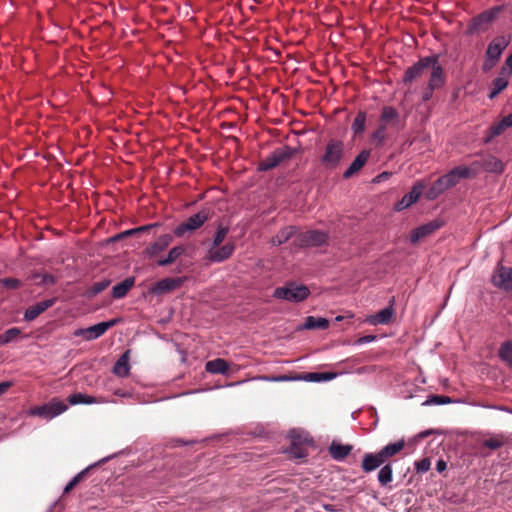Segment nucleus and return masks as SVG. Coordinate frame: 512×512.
I'll return each mask as SVG.
<instances>
[{"instance_id":"obj_30","label":"nucleus","mask_w":512,"mask_h":512,"mask_svg":"<svg viewBox=\"0 0 512 512\" xmlns=\"http://www.w3.org/2000/svg\"><path fill=\"white\" fill-rule=\"evenodd\" d=\"M404 447H405V441L403 439H401L397 442L387 444L386 446L381 448L379 450V452H380L384 462H386L388 459L392 458L393 456H395L396 454L401 452L404 449Z\"/></svg>"},{"instance_id":"obj_54","label":"nucleus","mask_w":512,"mask_h":512,"mask_svg":"<svg viewBox=\"0 0 512 512\" xmlns=\"http://www.w3.org/2000/svg\"><path fill=\"white\" fill-rule=\"evenodd\" d=\"M373 139L377 140L378 142H383L386 138V128L384 125H379L377 130L372 135Z\"/></svg>"},{"instance_id":"obj_12","label":"nucleus","mask_w":512,"mask_h":512,"mask_svg":"<svg viewBox=\"0 0 512 512\" xmlns=\"http://www.w3.org/2000/svg\"><path fill=\"white\" fill-rule=\"evenodd\" d=\"M491 282L495 287L512 293V268L498 265L492 275Z\"/></svg>"},{"instance_id":"obj_35","label":"nucleus","mask_w":512,"mask_h":512,"mask_svg":"<svg viewBox=\"0 0 512 512\" xmlns=\"http://www.w3.org/2000/svg\"><path fill=\"white\" fill-rule=\"evenodd\" d=\"M289 438L291 440V443H298L299 445H312L313 439L309 436L308 433L298 430V429H292L289 432Z\"/></svg>"},{"instance_id":"obj_25","label":"nucleus","mask_w":512,"mask_h":512,"mask_svg":"<svg viewBox=\"0 0 512 512\" xmlns=\"http://www.w3.org/2000/svg\"><path fill=\"white\" fill-rule=\"evenodd\" d=\"M393 303H394V299H392L390 301V304L388 307L380 310L375 315L370 316L368 319V322L372 325L388 324L394 315Z\"/></svg>"},{"instance_id":"obj_14","label":"nucleus","mask_w":512,"mask_h":512,"mask_svg":"<svg viewBox=\"0 0 512 512\" xmlns=\"http://www.w3.org/2000/svg\"><path fill=\"white\" fill-rule=\"evenodd\" d=\"M235 251V245L228 242L224 245L210 247L207 251L206 259L210 263H221L228 260Z\"/></svg>"},{"instance_id":"obj_15","label":"nucleus","mask_w":512,"mask_h":512,"mask_svg":"<svg viewBox=\"0 0 512 512\" xmlns=\"http://www.w3.org/2000/svg\"><path fill=\"white\" fill-rule=\"evenodd\" d=\"M444 225V221L441 219H434L426 224L419 226L412 230L410 235V241L412 244H416L421 239L433 234L435 231L440 229Z\"/></svg>"},{"instance_id":"obj_42","label":"nucleus","mask_w":512,"mask_h":512,"mask_svg":"<svg viewBox=\"0 0 512 512\" xmlns=\"http://www.w3.org/2000/svg\"><path fill=\"white\" fill-rule=\"evenodd\" d=\"M94 465H91L84 470H82L80 473H78L76 476H74L71 481L65 486L63 493L68 494L74 487H76L87 475L90 469H92Z\"/></svg>"},{"instance_id":"obj_43","label":"nucleus","mask_w":512,"mask_h":512,"mask_svg":"<svg viewBox=\"0 0 512 512\" xmlns=\"http://www.w3.org/2000/svg\"><path fill=\"white\" fill-rule=\"evenodd\" d=\"M94 465H91L84 470H82L80 473H78L76 476H74L71 481L65 486L63 493L68 494L74 487H76L87 475L90 469H92Z\"/></svg>"},{"instance_id":"obj_23","label":"nucleus","mask_w":512,"mask_h":512,"mask_svg":"<svg viewBox=\"0 0 512 512\" xmlns=\"http://www.w3.org/2000/svg\"><path fill=\"white\" fill-rule=\"evenodd\" d=\"M384 463L385 462L379 451L377 453H366L363 456L361 468L365 473H370L379 468Z\"/></svg>"},{"instance_id":"obj_9","label":"nucleus","mask_w":512,"mask_h":512,"mask_svg":"<svg viewBox=\"0 0 512 512\" xmlns=\"http://www.w3.org/2000/svg\"><path fill=\"white\" fill-rule=\"evenodd\" d=\"M209 218V214L205 210H201L198 213L190 216L184 222L179 224L175 230L174 234L177 237H182L186 232H192L200 228Z\"/></svg>"},{"instance_id":"obj_29","label":"nucleus","mask_w":512,"mask_h":512,"mask_svg":"<svg viewBox=\"0 0 512 512\" xmlns=\"http://www.w3.org/2000/svg\"><path fill=\"white\" fill-rule=\"evenodd\" d=\"M135 278L134 277H128L122 282L116 284L112 288L111 295L115 299L123 298L127 295L129 290L134 286Z\"/></svg>"},{"instance_id":"obj_28","label":"nucleus","mask_w":512,"mask_h":512,"mask_svg":"<svg viewBox=\"0 0 512 512\" xmlns=\"http://www.w3.org/2000/svg\"><path fill=\"white\" fill-rule=\"evenodd\" d=\"M205 369L207 372L212 374L226 375L229 372V363L222 358H217L208 361L205 365Z\"/></svg>"},{"instance_id":"obj_58","label":"nucleus","mask_w":512,"mask_h":512,"mask_svg":"<svg viewBox=\"0 0 512 512\" xmlns=\"http://www.w3.org/2000/svg\"><path fill=\"white\" fill-rule=\"evenodd\" d=\"M304 379L308 381H320V375L319 373H308Z\"/></svg>"},{"instance_id":"obj_1","label":"nucleus","mask_w":512,"mask_h":512,"mask_svg":"<svg viewBox=\"0 0 512 512\" xmlns=\"http://www.w3.org/2000/svg\"><path fill=\"white\" fill-rule=\"evenodd\" d=\"M504 6H494L477 16L473 17L466 29L467 35H473L477 32H485L489 29V26L495 21L498 15L503 11Z\"/></svg>"},{"instance_id":"obj_32","label":"nucleus","mask_w":512,"mask_h":512,"mask_svg":"<svg viewBox=\"0 0 512 512\" xmlns=\"http://www.w3.org/2000/svg\"><path fill=\"white\" fill-rule=\"evenodd\" d=\"M185 250L186 249L183 245L173 247L165 258L157 260V265L164 267L173 264L181 255L184 254Z\"/></svg>"},{"instance_id":"obj_33","label":"nucleus","mask_w":512,"mask_h":512,"mask_svg":"<svg viewBox=\"0 0 512 512\" xmlns=\"http://www.w3.org/2000/svg\"><path fill=\"white\" fill-rule=\"evenodd\" d=\"M329 327V321L326 318L308 316L305 319L302 329L314 330V329H327Z\"/></svg>"},{"instance_id":"obj_50","label":"nucleus","mask_w":512,"mask_h":512,"mask_svg":"<svg viewBox=\"0 0 512 512\" xmlns=\"http://www.w3.org/2000/svg\"><path fill=\"white\" fill-rule=\"evenodd\" d=\"M34 279H40V281L37 283L38 285H53L56 283L57 279L52 274H41L36 273L34 274Z\"/></svg>"},{"instance_id":"obj_4","label":"nucleus","mask_w":512,"mask_h":512,"mask_svg":"<svg viewBox=\"0 0 512 512\" xmlns=\"http://www.w3.org/2000/svg\"><path fill=\"white\" fill-rule=\"evenodd\" d=\"M309 295L308 287L296 282H289L286 286L277 287L273 293V296L277 299L295 303L304 301Z\"/></svg>"},{"instance_id":"obj_13","label":"nucleus","mask_w":512,"mask_h":512,"mask_svg":"<svg viewBox=\"0 0 512 512\" xmlns=\"http://www.w3.org/2000/svg\"><path fill=\"white\" fill-rule=\"evenodd\" d=\"M445 81H446V78H445L443 67L442 66L434 67V71H431V73H430L427 87L423 90L422 100L429 101L433 96V91L435 89L441 88L445 84Z\"/></svg>"},{"instance_id":"obj_46","label":"nucleus","mask_w":512,"mask_h":512,"mask_svg":"<svg viewBox=\"0 0 512 512\" xmlns=\"http://www.w3.org/2000/svg\"><path fill=\"white\" fill-rule=\"evenodd\" d=\"M365 123H366V113L360 111L356 115V117L352 123L351 129L353 130V132L355 134L362 133L365 129Z\"/></svg>"},{"instance_id":"obj_21","label":"nucleus","mask_w":512,"mask_h":512,"mask_svg":"<svg viewBox=\"0 0 512 512\" xmlns=\"http://www.w3.org/2000/svg\"><path fill=\"white\" fill-rule=\"evenodd\" d=\"M380 125H384L385 128L387 126L393 127L396 130H400V120L399 113L397 110L391 106H385L382 109L380 116Z\"/></svg>"},{"instance_id":"obj_41","label":"nucleus","mask_w":512,"mask_h":512,"mask_svg":"<svg viewBox=\"0 0 512 512\" xmlns=\"http://www.w3.org/2000/svg\"><path fill=\"white\" fill-rule=\"evenodd\" d=\"M21 334V330L17 327L10 328L4 333L0 334V346L6 345L18 338Z\"/></svg>"},{"instance_id":"obj_24","label":"nucleus","mask_w":512,"mask_h":512,"mask_svg":"<svg viewBox=\"0 0 512 512\" xmlns=\"http://www.w3.org/2000/svg\"><path fill=\"white\" fill-rule=\"evenodd\" d=\"M353 446L350 444H341L337 441H332L328 451L330 456L336 461H343L352 451Z\"/></svg>"},{"instance_id":"obj_61","label":"nucleus","mask_w":512,"mask_h":512,"mask_svg":"<svg viewBox=\"0 0 512 512\" xmlns=\"http://www.w3.org/2000/svg\"><path fill=\"white\" fill-rule=\"evenodd\" d=\"M505 64L510 68L509 71L512 72V53L507 57Z\"/></svg>"},{"instance_id":"obj_52","label":"nucleus","mask_w":512,"mask_h":512,"mask_svg":"<svg viewBox=\"0 0 512 512\" xmlns=\"http://www.w3.org/2000/svg\"><path fill=\"white\" fill-rule=\"evenodd\" d=\"M430 465L431 463L429 458H423L415 462V469L417 473H425L430 469Z\"/></svg>"},{"instance_id":"obj_49","label":"nucleus","mask_w":512,"mask_h":512,"mask_svg":"<svg viewBox=\"0 0 512 512\" xmlns=\"http://www.w3.org/2000/svg\"><path fill=\"white\" fill-rule=\"evenodd\" d=\"M452 402V399L448 396H444V395H432L430 396L424 404H433V405H442V404H448V403H451Z\"/></svg>"},{"instance_id":"obj_47","label":"nucleus","mask_w":512,"mask_h":512,"mask_svg":"<svg viewBox=\"0 0 512 512\" xmlns=\"http://www.w3.org/2000/svg\"><path fill=\"white\" fill-rule=\"evenodd\" d=\"M228 232H229L228 227L219 225L217 228V231L213 237L212 244L210 247L220 246L224 242Z\"/></svg>"},{"instance_id":"obj_31","label":"nucleus","mask_w":512,"mask_h":512,"mask_svg":"<svg viewBox=\"0 0 512 512\" xmlns=\"http://www.w3.org/2000/svg\"><path fill=\"white\" fill-rule=\"evenodd\" d=\"M158 226H160L159 223H151V224L143 225V226L136 227L133 229H129V230L123 231V232L115 235L112 238V241H118V240L124 239L126 237H130V236H138V235H140L144 232H148L151 229L158 227Z\"/></svg>"},{"instance_id":"obj_10","label":"nucleus","mask_w":512,"mask_h":512,"mask_svg":"<svg viewBox=\"0 0 512 512\" xmlns=\"http://www.w3.org/2000/svg\"><path fill=\"white\" fill-rule=\"evenodd\" d=\"M477 175V169L467 166H457L441 176L447 190L458 184L460 179L473 178Z\"/></svg>"},{"instance_id":"obj_64","label":"nucleus","mask_w":512,"mask_h":512,"mask_svg":"<svg viewBox=\"0 0 512 512\" xmlns=\"http://www.w3.org/2000/svg\"><path fill=\"white\" fill-rule=\"evenodd\" d=\"M387 176H388V173L384 172L381 175H379V178H386Z\"/></svg>"},{"instance_id":"obj_48","label":"nucleus","mask_w":512,"mask_h":512,"mask_svg":"<svg viewBox=\"0 0 512 512\" xmlns=\"http://www.w3.org/2000/svg\"><path fill=\"white\" fill-rule=\"evenodd\" d=\"M504 123H505V121L502 118V120L500 122H498L490 127V129H489L490 137L487 139V141H489L490 138L501 135L507 128H509L507 126V124H504Z\"/></svg>"},{"instance_id":"obj_38","label":"nucleus","mask_w":512,"mask_h":512,"mask_svg":"<svg viewBox=\"0 0 512 512\" xmlns=\"http://www.w3.org/2000/svg\"><path fill=\"white\" fill-rule=\"evenodd\" d=\"M111 281L108 279L101 280L99 282H95L92 284L85 292V296L87 298H93L99 293L103 292L105 289L109 287Z\"/></svg>"},{"instance_id":"obj_18","label":"nucleus","mask_w":512,"mask_h":512,"mask_svg":"<svg viewBox=\"0 0 512 512\" xmlns=\"http://www.w3.org/2000/svg\"><path fill=\"white\" fill-rule=\"evenodd\" d=\"M184 281V277L164 278L156 282V284L152 287V292L155 294L171 292L181 287Z\"/></svg>"},{"instance_id":"obj_40","label":"nucleus","mask_w":512,"mask_h":512,"mask_svg":"<svg viewBox=\"0 0 512 512\" xmlns=\"http://www.w3.org/2000/svg\"><path fill=\"white\" fill-rule=\"evenodd\" d=\"M68 402L71 405H77V404H94L98 403L97 399L95 397H92L87 394L82 393H75L68 397Z\"/></svg>"},{"instance_id":"obj_20","label":"nucleus","mask_w":512,"mask_h":512,"mask_svg":"<svg viewBox=\"0 0 512 512\" xmlns=\"http://www.w3.org/2000/svg\"><path fill=\"white\" fill-rule=\"evenodd\" d=\"M173 241L171 234H164L159 236L155 242L150 244L145 249V254L149 257H155L162 251H164Z\"/></svg>"},{"instance_id":"obj_17","label":"nucleus","mask_w":512,"mask_h":512,"mask_svg":"<svg viewBox=\"0 0 512 512\" xmlns=\"http://www.w3.org/2000/svg\"><path fill=\"white\" fill-rule=\"evenodd\" d=\"M469 168L477 169V174L480 170L490 173H502L504 170V164L498 158L489 155L480 161H474Z\"/></svg>"},{"instance_id":"obj_62","label":"nucleus","mask_w":512,"mask_h":512,"mask_svg":"<svg viewBox=\"0 0 512 512\" xmlns=\"http://www.w3.org/2000/svg\"><path fill=\"white\" fill-rule=\"evenodd\" d=\"M324 509H325L326 511H331V512L336 511V509H335V508L333 507V505H331V504H325V505H324Z\"/></svg>"},{"instance_id":"obj_56","label":"nucleus","mask_w":512,"mask_h":512,"mask_svg":"<svg viewBox=\"0 0 512 512\" xmlns=\"http://www.w3.org/2000/svg\"><path fill=\"white\" fill-rule=\"evenodd\" d=\"M13 383L11 381H5L0 383V396L5 394L11 387Z\"/></svg>"},{"instance_id":"obj_6","label":"nucleus","mask_w":512,"mask_h":512,"mask_svg":"<svg viewBox=\"0 0 512 512\" xmlns=\"http://www.w3.org/2000/svg\"><path fill=\"white\" fill-rule=\"evenodd\" d=\"M68 409V405L59 400L58 398H52L48 403L41 406L32 407L29 410V415L38 416L44 419H52Z\"/></svg>"},{"instance_id":"obj_22","label":"nucleus","mask_w":512,"mask_h":512,"mask_svg":"<svg viewBox=\"0 0 512 512\" xmlns=\"http://www.w3.org/2000/svg\"><path fill=\"white\" fill-rule=\"evenodd\" d=\"M370 156L369 150H363L361 151L356 158L353 160V162L350 164V166L346 169V171L343 173L344 179H349L353 175H355L358 171H360L363 166L366 164Z\"/></svg>"},{"instance_id":"obj_2","label":"nucleus","mask_w":512,"mask_h":512,"mask_svg":"<svg viewBox=\"0 0 512 512\" xmlns=\"http://www.w3.org/2000/svg\"><path fill=\"white\" fill-rule=\"evenodd\" d=\"M344 143L338 139H330L320 157L321 165L326 169H336L344 157Z\"/></svg>"},{"instance_id":"obj_45","label":"nucleus","mask_w":512,"mask_h":512,"mask_svg":"<svg viewBox=\"0 0 512 512\" xmlns=\"http://www.w3.org/2000/svg\"><path fill=\"white\" fill-rule=\"evenodd\" d=\"M308 445H299L298 443H290L289 453L293 458L301 459L308 456Z\"/></svg>"},{"instance_id":"obj_44","label":"nucleus","mask_w":512,"mask_h":512,"mask_svg":"<svg viewBox=\"0 0 512 512\" xmlns=\"http://www.w3.org/2000/svg\"><path fill=\"white\" fill-rule=\"evenodd\" d=\"M94 465H91L84 470H82L80 473H78L76 476H74L71 481L65 486L63 493L68 494L74 487H76L87 475L90 469H92Z\"/></svg>"},{"instance_id":"obj_39","label":"nucleus","mask_w":512,"mask_h":512,"mask_svg":"<svg viewBox=\"0 0 512 512\" xmlns=\"http://www.w3.org/2000/svg\"><path fill=\"white\" fill-rule=\"evenodd\" d=\"M447 190V188L444 185L443 180L441 177H439L436 181L432 183L429 190L427 191L426 197L429 200L436 199L439 195L444 193Z\"/></svg>"},{"instance_id":"obj_55","label":"nucleus","mask_w":512,"mask_h":512,"mask_svg":"<svg viewBox=\"0 0 512 512\" xmlns=\"http://www.w3.org/2000/svg\"><path fill=\"white\" fill-rule=\"evenodd\" d=\"M376 339V336L375 335H366V336H362L360 338H358L356 341H355V344L356 345H362V344H365V343H369V342H372Z\"/></svg>"},{"instance_id":"obj_16","label":"nucleus","mask_w":512,"mask_h":512,"mask_svg":"<svg viewBox=\"0 0 512 512\" xmlns=\"http://www.w3.org/2000/svg\"><path fill=\"white\" fill-rule=\"evenodd\" d=\"M425 188V184L421 181L416 182L411 191L407 194H405L401 200H399L394 205V210L396 211H402L408 207H410L412 204L416 203L419 199V197L422 194L423 189Z\"/></svg>"},{"instance_id":"obj_34","label":"nucleus","mask_w":512,"mask_h":512,"mask_svg":"<svg viewBox=\"0 0 512 512\" xmlns=\"http://www.w3.org/2000/svg\"><path fill=\"white\" fill-rule=\"evenodd\" d=\"M498 356L509 368H512V341H504L498 350Z\"/></svg>"},{"instance_id":"obj_19","label":"nucleus","mask_w":512,"mask_h":512,"mask_svg":"<svg viewBox=\"0 0 512 512\" xmlns=\"http://www.w3.org/2000/svg\"><path fill=\"white\" fill-rule=\"evenodd\" d=\"M56 301L57 298L46 299L28 307L24 313V319L26 321L35 320L40 314L52 307Z\"/></svg>"},{"instance_id":"obj_36","label":"nucleus","mask_w":512,"mask_h":512,"mask_svg":"<svg viewBox=\"0 0 512 512\" xmlns=\"http://www.w3.org/2000/svg\"><path fill=\"white\" fill-rule=\"evenodd\" d=\"M294 233L295 227H284L272 238V244L277 246L282 245L286 243L294 235Z\"/></svg>"},{"instance_id":"obj_3","label":"nucleus","mask_w":512,"mask_h":512,"mask_svg":"<svg viewBox=\"0 0 512 512\" xmlns=\"http://www.w3.org/2000/svg\"><path fill=\"white\" fill-rule=\"evenodd\" d=\"M438 55H432L420 58L412 66L408 67L402 77V82L407 85L420 78L427 69L431 68L434 71V67L442 66L439 61Z\"/></svg>"},{"instance_id":"obj_63","label":"nucleus","mask_w":512,"mask_h":512,"mask_svg":"<svg viewBox=\"0 0 512 512\" xmlns=\"http://www.w3.org/2000/svg\"><path fill=\"white\" fill-rule=\"evenodd\" d=\"M431 433H432V431H425L421 434V436L426 437V436L430 435Z\"/></svg>"},{"instance_id":"obj_8","label":"nucleus","mask_w":512,"mask_h":512,"mask_svg":"<svg viewBox=\"0 0 512 512\" xmlns=\"http://www.w3.org/2000/svg\"><path fill=\"white\" fill-rule=\"evenodd\" d=\"M329 235L327 232L319 230H309L297 235L295 245L304 247H320L327 244Z\"/></svg>"},{"instance_id":"obj_26","label":"nucleus","mask_w":512,"mask_h":512,"mask_svg":"<svg viewBox=\"0 0 512 512\" xmlns=\"http://www.w3.org/2000/svg\"><path fill=\"white\" fill-rule=\"evenodd\" d=\"M511 71H508L506 68H502L500 75L495 78L492 82V89L489 94V98L493 99L499 93H501L508 86V77L510 76Z\"/></svg>"},{"instance_id":"obj_7","label":"nucleus","mask_w":512,"mask_h":512,"mask_svg":"<svg viewBox=\"0 0 512 512\" xmlns=\"http://www.w3.org/2000/svg\"><path fill=\"white\" fill-rule=\"evenodd\" d=\"M296 152V149L290 146H283L275 149L267 157L262 159L259 163L258 169L260 171H268L277 167L283 161L290 159Z\"/></svg>"},{"instance_id":"obj_37","label":"nucleus","mask_w":512,"mask_h":512,"mask_svg":"<svg viewBox=\"0 0 512 512\" xmlns=\"http://www.w3.org/2000/svg\"><path fill=\"white\" fill-rule=\"evenodd\" d=\"M393 480V468L391 463L385 464L378 472V481L381 486H387Z\"/></svg>"},{"instance_id":"obj_27","label":"nucleus","mask_w":512,"mask_h":512,"mask_svg":"<svg viewBox=\"0 0 512 512\" xmlns=\"http://www.w3.org/2000/svg\"><path fill=\"white\" fill-rule=\"evenodd\" d=\"M130 350H126L116 361L113 373L119 377H127L130 372Z\"/></svg>"},{"instance_id":"obj_51","label":"nucleus","mask_w":512,"mask_h":512,"mask_svg":"<svg viewBox=\"0 0 512 512\" xmlns=\"http://www.w3.org/2000/svg\"><path fill=\"white\" fill-rule=\"evenodd\" d=\"M0 284L9 289H18L21 286V281L16 278H3L0 280Z\"/></svg>"},{"instance_id":"obj_53","label":"nucleus","mask_w":512,"mask_h":512,"mask_svg":"<svg viewBox=\"0 0 512 512\" xmlns=\"http://www.w3.org/2000/svg\"><path fill=\"white\" fill-rule=\"evenodd\" d=\"M483 445L489 449L496 450L503 446V441L499 438H489L483 442Z\"/></svg>"},{"instance_id":"obj_57","label":"nucleus","mask_w":512,"mask_h":512,"mask_svg":"<svg viewBox=\"0 0 512 512\" xmlns=\"http://www.w3.org/2000/svg\"><path fill=\"white\" fill-rule=\"evenodd\" d=\"M447 464L444 460L439 459L436 463V470L441 473L446 470Z\"/></svg>"},{"instance_id":"obj_60","label":"nucleus","mask_w":512,"mask_h":512,"mask_svg":"<svg viewBox=\"0 0 512 512\" xmlns=\"http://www.w3.org/2000/svg\"><path fill=\"white\" fill-rule=\"evenodd\" d=\"M505 123L504 124H507L508 127H512V113L503 117Z\"/></svg>"},{"instance_id":"obj_11","label":"nucleus","mask_w":512,"mask_h":512,"mask_svg":"<svg viewBox=\"0 0 512 512\" xmlns=\"http://www.w3.org/2000/svg\"><path fill=\"white\" fill-rule=\"evenodd\" d=\"M117 322V319H112L106 322H100L87 328H80L74 331V336H82L87 341L94 340L102 336L108 329L113 327Z\"/></svg>"},{"instance_id":"obj_5","label":"nucleus","mask_w":512,"mask_h":512,"mask_svg":"<svg viewBox=\"0 0 512 512\" xmlns=\"http://www.w3.org/2000/svg\"><path fill=\"white\" fill-rule=\"evenodd\" d=\"M509 43V35H500L493 38L486 50V58L483 64L484 71H488L495 66Z\"/></svg>"},{"instance_id":"obj_59","label":"nucleus","mask_w":512,"mask_h":512,"mask_svg":"<svg viewBox=\"0 0 512 512\" xmlns=\"http://www.w3.org/2000/svg\"><path fill=\"white\" fill-rule=\"evenodd\" d=\"M320 380H331L335 377L333 373H319Z\"/></svg>"}]
</instances>
